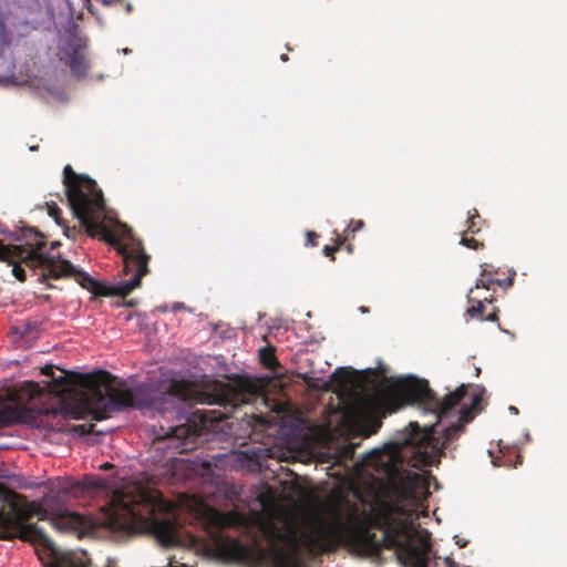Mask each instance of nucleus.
<instances>
[{"instance_id": "obj_21", "label": "nucleus", "mask_w": 567, "mask_h": 567, "mask_svg": "<svg viewBox=\"0 0 567 567\" xmlns=\"http://www.w3.org/2000/svg\"><path fill=\"white\" fill-rule=\"evenodd\" d=\"M260 360L261 362L270 370H275V367L277 364L276 358L274 357L272 352L267 349L260 350Z\"/></svg>"}, {"instance_id": "obj_19", "label": "nucleus", "mask_w": 567, "mask_h": 567, "mask_svg": "<svg viewBox=\"0 0 567 567\" xmlns=\"http://www.w3.org/2000/svg\"><path fill=\"white\" fill-rule=\"evenodd\" d=\"M166 463L169 464V470L168 471H172L171 475L172 477H176L178 478V471H184V470H192V471H195V466H194V463L190 462L189 460H185L183 457H176V456H167L166 458Z\"/></svg>"}, {"instance_id": "obj_4", "label": "nucleus", "mask_w": 567, "mask_h": 567, "mask_svg": "<svg viewBox=\"0 0 567 567\" xmlns=\"http://www.w3.org/2000/svg\"><path fill=\"white\" fill-rule=\"evenodd\" d=\"M236 424L229 421H215L208 417L207 413L198 411L190 413V421L187 424L161 425L155 431L159 439L158 449L169 450L172 454H183L195 449L198 444L208 441L228 442L231 440L237 444Z\"/></svg>"}, {"instance_id": "obj_49", "label": "nucleus", "mask_w": 567, "mask_h": 567, "mask_svg": "<svg viewBox=\"0 0 567 567\" xmlns=\"http://www.w3.org/2000/svg\"><path fill=\"white\" fill-rule=\"evenodd\" d=\"M159 310L165 312L167 310V307H159Z\"/></svg>"}, {"instance_id": "obj_41", "label": "nucleus", "mask_w": 567, "mask_h": 567, "mask_svg": "<svg viewBox=\"0 0 567 567\" xmlns=\"http://www.w3.org/2000/svg\"><path fill=\"white\" fill-rule=\"evenodd\" d=\"M279 328H280V326H279V324H276V323H272V324L269 327V329H270V330H271V329H279Z\"/></svg>"}, {"instance_id": "obj_31", "label": "nucleus", "mask_w": 567, "mask_h": 567, "mask_svg": "<svg viewBox=\"0 0 567 567\" xmlns=\"http://www.w3.org/2000/svg\"><path fill=\"white\" fill-rule=\"evenodd\" d=\"M317 234L315 231H307V245L316 246Z\"/></svg>"}, {"instance_id": "obj_11", "label": "nucleus", "mask_w": 567, "mask_h": 567, "mask_svg": "<svg viewBox=\"0 0 567 567\" xmlns=\"http://www.w3.org/2000/svg\"><path fill=\"white\" fill-rule=\"evenodd\" d=\"M138 519L140 515L135 508L124 504L121 511L106 513L101 525L113 533H132Z\"/></svg>"}, {"instance_id": "obj_39", "label": "nucleus", "mask_w": 567, "mask_h": 567, "mask_svg": "<svg viewBox=\"0 0 567 567\" xmlns=\"http://www.w3.org/2000/svg\"><path fill=\"white\" fill-rule=\"evenodd\" d=\"M456 544L460 546V547H465L466 546V542H463L461 539H457L456 540Z\"/></svg>"}, {"instance_id": "obj_40", "label": "nucleus", "mask_w": 567, "mask_h": 567, "mask_svg": "<svg viewBox=\"0 0 567 567\" xmlns=\"http://www.w3.org/2000/svg\"><path fill=\"white\" fill-rule=\"evenodd\" d=\"M280 60H281L282 62L288 61V55H287V54H281Z\"/></svg>"}, {"instance_id": "obj_46", "label": "nucleus", "mask_w": 567, "mask_h": 567, "mask_svg": "<svg viewBox=\"0 0 567 567\" xmlns=\"http://www.w3.org/2000/svg\"><path fill=\"white\" fill-rule=\"evenodd\" d=\"M126 11H127V12L132 11V4H131V3H127V4H126Z\"/></svg>"}, {"instance_id": "obj_20", "label": "nucleus", "mask_w": 567, "mask_h": 567, "mask_svg": "<svg viewBox=\"0 0 567 567\" xmlns=\"http://www.w3.org/2000/svg\"><path fill=\"white\" fill-rule=\"evenodd\" d=\"M216 403L224 406L227 412H234L238 410L243 404H246V401L239 394H223L218 398Z\"/></svg>"}, {"instance_id": "obj_34", "label": "nucleus", "mask_w": 567, "mask_h": 567, "mask_svg": "<svg viewBox=\"0 0 567 567\" xmlns=\"http://www.w3.org/2000/svg\"><path fill=\"white\" fill-rule=\"evenodd\" d=\"M184 308H185V306H184V303H183V302H175V303H173V306H172V311H177V310H179V309H184Z\"/></svg>"}, {"instance_id": "obj_8", "label": "nucleus", "mask_w": 567, "mask_h": 567, "mask_svg": "<svg viewBox=\"0 0 567 567\" xmlns=\"http://www.w3.org/2000/svg\"><path fill=\"white\" fill-rule=\"evenodd\" d=\"M400 561L405 567H432L436 558L432 551L430 533L411 527L405 530L404 539L395 540Z\"/></svg>"}, {"instance_id": "obj_29", "label": "nucleus", "mask_w": 567, "mask_h": 567, "mask_svg": "<svg viewBox=\"0 0 567 567\" xmlns=\"http://www.w3.org/2000/svg\"><path fill=\"white\" fill-rule=\"evenodd\" d=\"M364 226V223L362 220H355V221H351L350 225L348 226L347 230H351L352 233H355L358 230H361Z\"/></svg>"}, {"instance_id": "obj_9", "label": "nucleus", "mask_w": 567, "mask_h": 567, "mask_svg": "<svg viewBox=\"0 0 567 567\" xmlns=\"http://www.w3.org/2000/svg\"><path fill=\"white\" fill-rule=\"evenodd\" d=\"M324 507L327 516H320L315 522V542L320 547H332L348 533L349 522L337 505L327 503Z\"/></svg>"}, {"instance_id": "obj_45", "label": "nucleus", "mask_w": 567, "mask_h": 567, "mask_svg": "<svg viewBox=\"0 0 567 567\" xmlns=\"http://www.w3.org/2000/svg\"><path fill=\"white\" fill-rule=\"evenodd\" d=\"M34 246H35L38 249H40V248H41V246H42V243L39 240V241H37V243L34 244Z\"/></svg>"}, {"instance_id": "obj_33", "label": "nucleus", "mask_w": 567, "mask_h": 567, "mask_svg": "<svg viewBox=\"0 0 567 567\" xmlns=\"http://www.w3.org/2000/svg\"><path fill=\"white\" fill-rule=\"evenodd\" d=\"M200 465H202L203 470L208 471L212 466V461L203 460Z\"/></svg>"}, {"instance_id": "obj_32", "label": "nucleus", "mask_w": 567, "mask_h": 567, "mask_svg": "<svg viewBox=\"0 0 567 567\" xmlns=\"http://www.w3.org/2000/svg\"><path fill=\"white\" fill-rule=\"evenodd\" d=\"M63 409L60 408V409H52V410H47L45 411V414L47 415H52V416H56L59 415L60 413H62Z\"/></svg>"}, {"instance_id": "obj_44", "label": "nucleus", "mask_w": 567, "mask_h": 567, "mask_svg": "<svg viewBox=\"0 0 567 567\" xmlns=\"http://www.w3.org/2000/svg\"><path fill=\"white\" fill-rule=\"evenodd\" d=\"M122 52H123L124 54H128V53H131V50H130L128 48H125V49H123V50H122Z\"/></svg>"}, {"instance_id": "obj_42", "label": "nucleus", "mask_w": 567, "mask_h": 567, "mask_svg": "<svg viewBox=\"0 0 567 567\" xmlns=\"http://www.w3.org/2000/svg\"><path fill=\"white\" fill-rule=\"evenodd\" d=\"M75 429L81 430V433H84V425H76Z\"/></svg>"}, {"instance_id": "obj_30", "label": "nucleus", "mask_w": 567, "mask_h": 567, "mask_svg": "<svg viewBox=\"0 0 567 567\" xmlns=\"http://www.w3.org/2000/svg\"><path fill=\"white\" fill-rule=\"evenodd\" d=\"M474 212H475V213H474V215L470 216V217H468V220H467V223L470 224V225H468V228H467V231H471V233H475V231H476V230L474 229V226H475V221H474V219L480 217V216H478V214H477V212H476V210H474Z\"/></svg>"}, {"instance_id": "obj_2", "label": "nucleus", "mask_w": 567, "mask_h": 567, "mask_svg": "<svg viewBox=\"0 0 567 567\" xmlns=\"http://www.w3.org/2000/svg\"><path fill=\"white\" fill-rule=\"evenodd\" d=\"M109 231L104 236H113L126 240L122 245L121 251L124 261L125 274L132 272L128 280H118L110 284L95 280L90 274L78 269L69 260L62 258H51L35 249L23 250L19 258L30 268L42 267L44 270L39 277V281L47 278L60 279L63 277H76L81 287L97 296H121L125 297L140 286L142 278L148 272L150 256L145 252L140 239L135 238L132 229L120 220H107ZM100 233V230H96Z\"/></svg>"}, {"instance_id": "obj_51", "label": "nucleus", "mask_w": 567, "mask_h": 567, "mask_svg": "<svg viewBox=\"0 0 567 567\" xmlns=\"http://www.w3.org/2000/svg\"><path fill=\"white\" fill-rule=\"evenodd\" d=\"M525 439L529 440V433L528 432L525 434Z\"/></svg>"}, {"instance_id": "obj_23", "label": "nucleus", "mask_w": 567, "mask_h": 567, "mask_svg": "<svg viewBox=\"0 0 567 567\" xmlns=\"http://www.w3.org/2000/svg\"><path fill=\"white\" fill-rule=\"evenodd\" d=\"M49 215L55 220L56 224H61V210L56 204H48Z\"/></svg>"}, {"instance_id": "obj_37", "label": "nucleus", "mask_w": 567, "mask_h": 567, "mask_svg": "<svg viewBox=\"0 0 567 567\" xmlns=\"http://www.w3.org/2000/svg\"><path fill=\"white\" fill-rule=\"evenodd\" d=\"M508 410H509V412H511V413H513V414H518V409H517L516 406L511 405V406L508 408Z\"/></svg>"}, {"instance_id": "obj_47", "label": "nucleus", "mask_w": 567, "mask_h": 567, "mask_svg": "<svg viewBox=\"0 0 567 567\" xmlns=\"http://www.w3.org/2000/svg\"><path fill=\"white\" fill-rule=\"evenodd\" d=\"M29 150H30L31 152H34V151H37V150H38V146H37V145L30 146V147H29Z\"/></svg>"}, {"instance_id": "obj_5", "label": "nucleus", "mask_w": 567, "mask_h": 567, "mask_svg": "<svg viewBox=\"0 0 567 567\" xmlns=\"http://www.w3.org/2000/svg\"><path fill=\"white\" fill-rule=\"evenodd\" d=\"M107 487V482L101 476H86L82 481L74 482L70 487L50 492L43 496L40 504L30 506L31 515L41 520H49L53 528L59 532H83L86 527V519L81 514L71 511L65 502L69 494L100 491Z\"/></svg>"}, {"instance_id": "obj_25", "label": "nucleus", "mask_w": 567, "mask_h": 567, "mask_svg": "<svg viewBox=\"0 0 567 567\" xmlns=\"http://www.w3.org/2000/svg\"><path fill=\"white\" fill-rule=\"evenodd\" d=\"M12 274L19 281H24L27 279L25 270L20 265H13Z\"/></svg>"}, {"instance_id": "obj_16", "label": "nucleus", "mask_w": 567, "mask_h": 567, "mask_svg": "<svg viewBox=\"0 0 567 567\" xmlns=\"http://www.w3.org/2000/svg\"><path fill=\"white\" fill-rule=\"evenodd\" d=\"M25 422H28L27 412L23 409L0 403V427Z\"/></svg>"}, {"instance_id": "obj_35", "label": "nucleus", "mask_w": 567, "mask_h": 567, "mask_svg": "<svg viewBox=\"0 0 567 567\" xmlns=\"http://www.w3.org/2000/svg\"><path fill=\"white\" fill-rule=\"evenodd\" d=\"M333 251H334V248H332L330 246H324V248H323V254L326 256H332Z\"/></svg>"}, {"instance_id": "obj_1", "label": "nucleus", "mask_w": 567, "mask_h": 567, "mask_svg": "<svg viewBox=\"0 0 567 567\" xmlns=\"http://www.w3.org/2000/svg\"><path fill=\"white\" fill-rule=\"evenodd\" d=\"M394 385L406 404H415L422 416L430 420L422 424L410 422L392 441L372 450L370 455L375 458V466L404 462L414 467L434 465L474 419L473 410L478 409L481 392L484 391L472 393L468 398L471 406H467V403H462L467 396L465 384L449 391L443 398L436 395L426 380L411 374L399 378Z\"/></svg>"}, {"instance_id": "obj_38", "label": "nucleus", "mask_w": 567, "mask_h": 567, "mask_svg": "<svg viewBox=\"0 0 567 567\" xmlns=\"http://www.w3.org/2000/svg\"><path fill=\"white\" fill-rule=\"evenodd\" d=\"M115 0H101V2L105 6H110L114 2Z\"/></svg>"}, {"instance_id": "obj_50", "label": "nucleus", "mask_w": 567, "mask_h": 567, "mask_svg": "<svg viewBox=\"0 0 567 567\" xmlns=\"http://www.w3.org/2000/svg\"><path fill=\"white\" fill-rule=\"evenodd\" d=\"M505 333H508L511 334L512 337L514 336L513 333H511L508 330H503Z\"/></svg>"}, {"instance_id": "obj_18", "label": "nucleus", "mask_w": 567, "mask_h": 567, "mask_svg": "<svg viewBox=\"0 0 567 567\" xmlns=\"http://www.w3.org/2000/svg\"><path fill=\"white\" fill-rule=\"evenodd\" d=\"M42 323L43 321L39 318L27 319L21 324L12 328L13 333L19 334L21 338L37 340L40 337Z\"/></svg>"}, {"instance_id": "obj_36", "label": "nucleus", "mask_w": 567, "mask_h": 567, "mask_svg": "<svg viewBox=\"0 0 567 567\" xmlns=\"http://www.w3.org/2000/svg\"><path fill=\"white\" fill-rule=\"evenodd\" d=\"M497 319H498V317H497V315H496V313H491V315H488V316L485 318V320H486V321H492V322L496 321Z\"/></svg>"}, {"instance_id": "obj_27", "label": "nucleus", "mask_w": 567, "mask_h": 567, "mask_svg": "<svg viewBox=\"0 0 567 567\" xmlns=\"http://www.w3.org/2000/svg\"><path fill=\"white\" fill-rule=\"evenodd\" d=\"M460 244L472 249H477L480 246V244L475 239H467L464 236L461 238Z\"/></svg>"}, {"instance_id": "obj_53", "label": "nucleus", "mask_w": 567, "mask_h": 567, "mask_svg": "<svg viewBox=\"0 0 567 567\" xmlns=\"http://www.w3.org/2000/svg\"><path fill=\"white\" fill-rule=\"evenodd\" d=\"M58 245H59L58 243H53L52 248L56 247Z\"/></svg>"}, {"instance_id": "obj_12", "label": "nucleus", "mask_w": 567, "mask_h": 567, "mask_svg": "<svg viewBox=\"0 0 567 567\" xmlns=\"http://www.w3.org/2000/svg\"><path fill=\"white\" fill-rule=\"evenodd\" d=\"M86 47V40L76 35L71 37L66 42L65 54L69 58L68 65L71 73L78 79L84 78L87 72V64L85 62Z\"/></svg>"}, {"instance_id": "obj_26", "label": "nucleus", "mask_w": 567, "mask_h": 567, "mask_svg": "<svg viewBox=\"0 0 567 567\" xmlns=\"http://www.w3.org/2000/svg\"><path fill=\"white\" fill-rule=\"evenodd\" d=\"M483 309H484V305L482 301H478L477 306H474V307H471L467 309V313L471 316V317H476L478 315H481L483 312Z\"/></svg>"}, {"instance_id": "obj_43", "label": "nucleus", "mask_w": 567, "mask_h": 567, "mask_svg": "<svg viewBox=\"0 0 567 567\" xmlns=\"http://www.w3.org/2000/svg\"><path fill=\"white\" fill-rule=\"evenodd\" d=\"M7 82H8V78H6V76L0 78V83H3V84H4V83H7Z\"/></svg>"}, {"instance_id": "obj_6", "label": "nucleus", "mask_w": 567, "mask_h": 567, "mask_svg": "<svg viewBox=\"0 0 567 567\" xmlns=\"http://www.w3.org/2000/svg\"><path fill=\"white\" fill-rule=\"evenodd\" d=\"M63 183L72 213L87 229L109 231L106 207L102 190L94 179L78 175L71 167L63 168Z\"/></svg>"}, {"instance_id": "obj_10", "label": "nucleus", "mask_w": 567, "mask_h": 567, "mask_svg": "<svg viewBox=\"0 0 567 567\" xmlns=\"http://www.w3.org/2000/svg\"><path fill=\"white\" fill-rule=\"evenodd\" d=\"M324 368L316 369L312 367L310 370L300 373V377L310 388L329 391L333 384L343 385L348 381L349 368L339 367L328 378H324Z\"/></svg>"}, {"instance_id": "obj_22", "label": "nucleus", "mask_w": 567, "mask_h": 567, "mask_svg": "<svg viewBox=\"0 0 567 567\" xmlns=\"http://www.w3.org/2000/svg\"><path fill=\"white\" fill-rule=\"evenodd\" d=\"M16 249H18L17 246H13V247L0 246V260L8 261L11 265L12 264V260H11L12 250H16Z\"/></svg>"}, {"instance_id": "obj_7", "label": "nucleus", "mask_w": 567, "mask_h": 567, "mask_svg": "<svg viewBox=\"0 0 567 567\" xmlns=\"http://www.w3.org/2000/svg\"><path fill=\"white\" fill-rule=\"evenodd\" d=\"M11 529L17 537L37 547L35 550L43 567H92L86 551L61 549L41 527L27 518H14L11 522Z\"/></svg>"}, {"instance_id": "obj_24", "label": "nucleus", "mask_w": 567, "mask_h": 567, "mask_svg": "<svg viewBox=\"0 0 567 567\" xmlns=\"http://www.w3.org/2000/svg\"><path fill=\"white\" fill-rule=\"evenodd\" d=\"M486 274H487V270H486V268L484 267V268H483V270H482V272H481V278H480V279L477 280V282H476V287H477V288H480V287H485V288H487V289H488L489 285L495 282V280H494V279H492V278H487V279H485Z\"/></svg>"}, {"instance_id": "obj_52", "label": "nucleus", "mask_w": 567, "mask_h": 567, "mask_svg": "<svg viewBox=\"0 0 567 567\" xmlns=\"http://www.w3.org/2000/svg\"><path fill=\"white\" fill-rule=\"evenodd\" d=\"M221 456H224V455L223 454H218V455L214 456V458H219Z\"/></svg>"}, {"instance_id": "obj_13", "label": "nucleus", "mask_w": 567, "mask_h": 567, "mask_svg": "<svg viewBox=\"0 0 567 567\" xmlns=\"http://www.w3.org/2000/svg\"><path fill=\"white\" fill-rule=\"evenodd\" d=\"M153 534L162 546H177L181 538L176 525L171 520H155L153 523Z\"/></svg>"}, {"instance_id": "obj_3", "label": "nucleus", "mask_w": 567, "mask_h": 567, "mask_svg": "<svg viewBox=\"0 0 567 567\" xmlns=\"http://www.w3.org/2000/svg\"><path fill=\"white\" fill-rule=\"evenodd\" d=\"M90 404L96 420H103L114 413L127 410L159 414L166 423H159L158 427L153 426L156 451H162L158 449L161 440L155 434L161 425L187 424L190 421V413L185 409V400L177 393L163 391L158 382H125L114 394H106L97 390L91 395ZM164 451L171 452L169 450Z\"/></svg>"}, {"instance_id": "obj_28", "label": "nucleus", "mask_w": 567, "mask_h": 567, "mask_svg": "<svg viewBox=\"0 0 567 567\" xmlns=\"http://www.w3.org/2000/svg\"><path fill=\"white\" fill-rule=\"evenodd\" d=\"M513 281H514V277L513 276H509L505 279H497L495 280V284H497L499 287L506 289L508 287H511L513 285Z\"/></svg>"}, {"instance_id": "obj_15", "label": "nucleus", "mask_w": 567, "mask_h": 567, "mask_svg": "<svg viewBox=\"0 0 567 567\" xmlns=\"http://www.w3.org/2000/svg\"><path fill=\"white\" fill-rule=\"evenodd\" d=\"M238 461L249 466L261 467L266 460L270 456L269 450L258 446H249L245 450L236 452Z\"/></svg>"}, {"instance_id": "obj_48", "label": "nucleus", "mask_w": 567, "mask_h": 567, "mask_svg": "<svg viewBox=\"0 0 567 567\" xmlns=\"http://www.w3.org/2000/svg\"><path fill=\"white\" fill-rule=\"evenodd\" d=\"M360 311H361V312H363V313H365V312H368L369 310H368V308H365V307H360Z\"/></svg>"}, {"instance_id": "obj_14", "label": "nucleus", "mask_w": 567, "mask_h": 567, "mask_svg": "<svg viewBox=\"0 0 567 567\" xmlns=\"http://www.w3.org/2000/svg\"><path fill=\"white\" fill-rule=\"evenodd\" d=\"M244 561L249 567H271L274 557L271 553L261 544H256L254 548L247 549L243 555Z\"/></svg>"}, {"instance_id": "obj_17", "label": "nucleus", "mask_w": 567, "mask_h": 567, "mask_svg": "<svg viewBox=\"0 0 567 567\" xmlns=\"http://www.w3.org/2000/svg\"><path fill=\"white\" fill-rule=\"evenodd\" d=\"M237 542L230 537L216 536L213 540V555L217 558L230 560L235 558Z\"/></svg>"}]
</instances>
